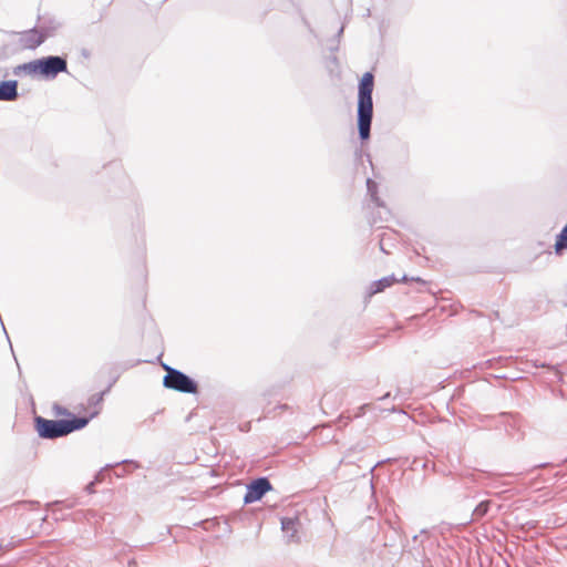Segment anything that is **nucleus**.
<instances>
[{
	"instance_id": "nucleus-1",
	"label": "nucleus",
	"mask_w": 567,
	"mask_h": 567,
	"mask_svg": "<svg viewBox=\"0 0 567 567\" xmlns=\"http://www.w3.org/2000/svg\"><path fill=\"white\" fill-rule=\"evenodd\" d=\"M374 76L371 72L362 75L358 93V127L361 140H368L373 115L372 92Z\"/></svg>"
},
{
	"instance_id": "nucleus-2",
	"label": "nucleus",
	"mask_w": 567,
	"mask_h": 567,
	"mask_svg": "<svg viewBox=\"0 0 567 567\" xmlns=\"http://www.w3.org/2000/svg\"><path fill=\"white\" fill-rule=\"evenodd\" d=\"M90 422V417H72L68 420H48L42 416L34 419L35 430L40 437L56 439L81 430Z\"/></svg>"
},
{
	"instance_id": "nucleus-3",
	"label": "nucleus",
	"mask_w": 567,
	"mask_h": 567,
	"mask_svg": "<svg viewBox=\"0 0 567 567\" xmlns=\"http://www.w3.org/2000/svg\"><path fill=\"white\" fill-rule=\"evenodd\" d=\"M166 375L164 377L163 384L167 389H172L184 393H196L197 384L190 380L186 374L169 367H165Z\"/></svg>"
},
{
	"instance_id": "nucleus-4",
	"label": "nucleus",
	"mask_w": 567,
	"mask_h": 567,
	"mask_svg": "<svg viewBox=\"0 0 567 567\" xmlns=\"http://www.w3.org/2000/svg\"><path fill=\"white\" fill-rule=\"evenodd\" d=\"M41 75L54 78L56 74L66 71V61L60 56H48L40 59Z\"/></svg>"
},
{
	"instance_id": "nucleus-5",
	"label": "nucleus",
	"mask_w": 567,
	"mask_h": 567,
	"mask_svg": "<svg viewBox=\"0 0 567 567\" xmlns=\"http://www.w3.org/2000/svg\"><path fill=\"white\" fill-rule=\"evenodd\" d=\"M270 489L271 485L267 478H258L247 486L244 501L246 504L257 502Z\"/></svg>"
},
{
	"instance_id": "nucleus-6",
	"label": "nucleus",
	"mask_w": 567,
	"mask_h": 567,
	"mask_svg": "<svg viewBox=\"0 0 567 567\" xmlns=\"http://www.w3.org/2000/svg\"><path fill=\"white\" fill-rule=\"evenodd\" d=\"M45 34L38 30L31 29L21 32L18 37V45L22 50H33L43 43Z\"/></svg>"
},
{
	"instance_id": "nucleus-7",
	"label": "nucleus",
	"mask_w": 567,
	"mask_h": 567,
	"mask_svg": "<svg viewBox=\"0 0 567 567\" xmlns=\"http://www.w3.org/2000/svg\"><path fill=\"white\" fill-rule=\"evenodd\" d=\"M18 97L17 81H4L0 83V101H14Z\"/></svg>"
},
{
	"instance_id": "nucleus-8",
	"label": "nucleus",
	"mask_w": 567,
	"mask_h": 567,
	"mask_svg": "<svg viewBox=\"0 0 567 567\" xmlns=\"http://www.w3.org/2000/svg\"><path fill=\"white\" fill-rule=\"evenodd\" d=\"M399 281L400 280L394 276H388L380 280H377L371 284L369 295L373 296L375 293L382 292L384 289L390 288L391 286Z\"/></svg>"
},
{
	"instance_id": "nucleus-9",
	"label": "nucleus",
	"mask_w": 567,
	"mask_h": 567,
	"mask_svg": "<svg viewBox=\"0 0 567 567\" xmlns=\"http://www.w3.org/2000/svg\"><path fill=\"white\" fill-rule=\"evenodd\" d=\"M102 401H103L102 393L92 395L89 399V408L85 410L87 412V415H85L84 417H90V420H91L94 416H96L100 413V405H101Z\"/></svg>"
},
{
	"instance_id": "nucleus-10",
	"label": "nucleus",
	"mask_w": 567,
	"mask_h": 567,
	"mask_svg": "<svg viewBox=\"0 0 567 567\" xmlns=\"http://www.w3.org/2000/svg\"><path fill=\"white\" fill-rule=\"evenodd\" d=\"M24 73L29 75L41 74L40 59L28 63H23L16 69V73Z\"/></svg>"
},
{
	"instance_id": "nucleus-11",
	"label": "nucleus",
	"mask_w": 567,
	"mask_h": 567,
	"mask_svg": "<svg viewBox=\"0 0 567 567\" xmlns=\"http://www.w3.org/2000/svg\"><path fill=\"white\" fill-rule=\"evenodd\" d=\"M565 249H567V223L566 226L561 229L560 234L557 236L555 243V252L560 255Z\"/></svg>"
},
{
	"instance_id": "nucleus-12",
	"label": "nucleus",
	"mask_w": 567,
	"mask_h": 567,
	"mask_svg": "<svg viewBox=\"0 0 567 567\" xmlns=\"http://www.w3.org/2000/svg\"><path fill=\"white\" fill-rule=\"evenodd\" d=\"M53 413L55 416H71L69 410L60 405L53 406Z\"/></svg>"
},
{
	"instance_id": "nucleus-13",
	"label": "nucleus",
	"mask_w": 567,
	"mask_h": 567,
	"mask_svg": "<svg viewBox=\"0 0 567 567\" xmlns=\"http://www.w3.org/2000/svg\"><path fill=\"white\" fill-rule=\"evenodd\" d=\"M282 529L285 530H295L296 520L291 518H285L282 519Z\"/></svg>"
},
{
	"instance_id": "nucleus-14",
	"label": "nucleus",
	"mask_w": 567,
	"mask_h": 567,
	"mask_svg": "<svg viewBox=\"0 0 567 567\" xmlns=\"http://www.w3.org/2000/svg\"><path fill=\"white\" fill-rule=\"evenodd\" d=\"M480 508H481V511H483V513H485V512H486V508H484V507H483V504H480V505H478V509H480Z\"/></svg>"
},
{
	"instance_id": "nucleus-15",
	"label": "nucleus",
	"mask_w": 567,
	"mask_h": 567,
	"mask_svg": "<svg viewBox=\"0 0 567 567\" xmlns=\"http://www.w3.org/2000/svg\"><path fill=\"white\" fill-rule=\"evenodd\" d=\"M480 508H481V511H483V513H485V512H486V508H484V507H483V504H480V505H478V509H480Z\"/></svg>"
},
{
	"instance_id": "nucleus-16",
	"label": "nucleus",
	"mask_w": 567,
	"mask_h": 567,
	"mask_svg": "<svg viewBox=\"0 0 567 567\" xmlns=\"http://www.w3.org/2000/svg\"><path fill=\"white\" fill-rule=\"evenodd\" d=\"M480 508H481V511H483V513H485V512H486V508H484V507H483V504H480V505H478V509H480Z\"/></svg>"
},
{
	"instance_id": "nucleus-17",
	"label": "nucleus",
	"mask_w": 567,
	"mask_h": 567,
	"mask_svg": "<svg viewBox=\"0 0 567 567\" xmlns=\"http://www.w3.org/2000/svg\"><path fill=\"white\" fill-rule=\"evenodd\" d=\"M480 508H481V511H483V513H485V512H486V508H484V507H483V504H480V505H478V509H480Z\"/></svg>"
}]
</instances>
